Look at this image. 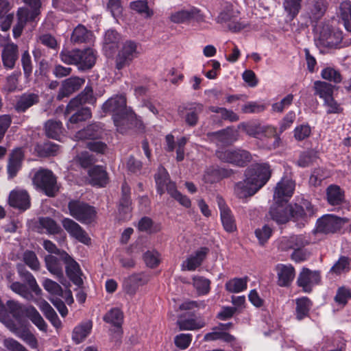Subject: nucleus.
Instances as JSON below:
<instances>
[{
	"label": "nucleus",
	"instance_id": "f257e3e1",
	"mask_svg": "<svg viewBox=\"0 0 351 351\" xmlns=\"http://www.w3.org/2000/svg\"><path fill=\"white\" fill-rule=\"evenodd\" d=\"M271 170L267 164H255L245 172V178L235 183L234 194L239 199H247L253 196L269 180Z\"/></svg>",
	"mask_w": 351,
	"mask_h": 351
},
{
	"label": "nucleus",
	"instance_id": "f03ea898",
	"mask_svg": "<svg viewBox=\"0 0 351 351\" xmlns=\"http://www.w3.org/2000/svg\"><path fill=\"white\" fill-rule=\"evenodd\" d=\"M3 315L0 321L7 326L8 322L24 326L25 317L29 318L40 330H47V324L38 311L32 306H25L18 301L8 300L2 305Z\"/></svg>",
	"mask_w": 351,
	"mask_h": 351
},
{
	"label": "nucleus",
	"instance_id": "7ed1b4c3",
	"mask_svg": "<svg viewBox=\"0 0 351 351\" xmlns=\"http://www.w3.org/2000/svg\"><path fill=\"white\" fill-rule=\"evenodd\" d=\"M106 112L113 114V120L117 130L123 133L134 120V113L126 107V98L123 95H116L108 99L102 106Z\"/></svg>",
	"mask_w": 351,
	"mask_h": 351
},
{
	"label": "nucleus",
	"instance_id": "20e7f679",
	"mask_svg": "<svg viewBox=\"0 0 351 351\" xmlns=\"http://www.w3.org/2000/svg\"><path fill=\"white\" fill-rule=\"evenodd\" d=\"M31 9L26 7L19 8L16 12L17 21L13 27V36L19 38L27 23L36 22L40 14L41 0H22Z\"/></svg>",
	"mask_w": 351,
	"mask_h": 351
},
{
	"label": "nucleus",
	"instance_id": "39448f33",
	"mask_svg": "<svg viewBox=\"0 0 351 351\" xmlns=\"http://www.w3.org/2000/svg\"><path fill=\"white\" fill-rule=\"evenodd\" d=\"M34 184L49 197H54L58 191L56 177L47 169L38 170L32 179Z\"/></svg>",
	"mask_w": 351,
	"mask_h": 351
},
{
	"label": "nucleus",
	"instance_id": "423d86ee",
	"mask_svg": "<svg viewBox=\"0 0 351 351\" xmlns=\"http://www.w3.org/2000/svg\"><path fill=\"white\" fill-rule=\"evenodd\" d=\"M69 214L83 223H90L96 217L95 207L79 200H71L68 204Z\"/></svg>",
	"mask_w": 351,
	"mask_h": 351
},
{
	"label": "nucleus",
	"instance_id": "0eeeda50",
	"mask_svg": "<svg viewBox=\"0 0 351 351\" xmlns=\"http://www.w3.org/2000/svg\"><path fill=\"white\" fill-rule=\"evenodd\" d=\"M137 44L132 40L125 41L116 56V68L119 70L128 66L138 57Z\"/></svg>",
	"mask_w": 351,
	"mask_h": 351
},
{
	"label": "nucleus",
	"instance_id": "6e6552de",
	"mask_svg": "<svg viewBox=\"0 0 351 351\" xmlns=\"http://www.w3.org/2000/svg\"><path fill=\"white\" fill-rule=\"evenodd\" d=\"M347 222L348 219L346 218L327 215L317 220L316 231L324 234L334 233L339 230Z\"/></svg>",
	"mask_w": 351,
	"mask_h": 351
},
{
	"label": "nucleus",
	"instance_id": "1a4fd4ad",
	"mask_svg": "<svg viewBox=\"0 0 351 351\" xmlns=\"http://www.w3.org/2000/svg\"><path fill=\"white\" fill-rule=\"evenodd\" d=\"M321 276L319 271L303 268L298 275L297 285L302 287L304 292L309 293L312 291L313 287L319 284Z\"/></svg>",
	"mask_w": 351,
	"mask_h": 351
},
{
	"label": "nucleus",
	"instance_id": "9d476101",
	"mask_svg": "<svg viewBox=\"0 0 351 351\" xmlns=\"http://www.w3.org/2000/svg\"><path fill=\"white\" fill-rule=\"evenodd\" d=\"M342 32L339 29H331L328 26L324 27L320 32L319 43L328 48H337L342 40Z\"/></svg>",
	"mask_w": 351,
	"mask_h": 351
},
{
	"label": "nucleus",
	"instance_id": "9b49d317",
	"mask_svg": "<svg viewBox=\"0 0 351 351\" xmlns=\"http://www.w3.org/2000/svg\"><path fill=\"white\" fill-rule=\"evenodd\" d=\"M294 189L295 183L293 180L282 179L276 186L274 193V201L277 204H287L289 199L292 196Z\"/></svg>",
	"mask_w": 351,
	"mask_h": 351
},
{
	"label": "nucleus",
	"instance_id": "f8f14e48",
	"mask_svg": "<svg viewBox=\"0 0 351 351\" xmlns=\"http://www.w3.org/2000/svg\"><path fill=\"white\" fill-rule=\"evenodd\" d=\"M62 225L71 237L86 245L90 243V239L86 232L73 219L64 218Z\"/></svg>",
	"mask_w": 351,
	"mask_h": 351
},
{
	"label": "nucleus",
	"instance_id": "ddd939ff",
	"mask_svg": "<svg viewBox=\"0 0 351 351\" xmlns=\"http://www.w3.org/2000/svg\"><path fill=\"white\" fill-rule=\"evenodd\" d=\"M62 260L66 265V273L70 280L78 287L82 285V272L78 263L66 252L62 253Z\"/></svg>",
	"mask_w": 351,
	"mask_h": 351
},
{
	"label": "nucleus",
	"instance_id": "4468645a",
	"mask_svg": "<svg viewBox=\"0 0 351 351\" xmlns=\"http://www.w3.org/2000/svg\"><path fill=\"white\" fill-rule=\"evenodd\" d=\"M8 204L13 208L24 211L30 207V197L27 191L16 189L10 193Z\"/></svg>",
	"mask_w": 351,
	"mask_h": 351
},
{
	"label": "nucleus",
	"instance_id": "2eb2a0df",
	"mask_svg": "<svg viewBox=\"0 0 351 351\" xmlns=\"http://www.w3.org/2000/svg\"><path fill=\"white\" fill-rule=\"evenodd\" d=\"M96 101L93 95V90L91 86H86L84 90L76 97L71 99L68 104L65 114H68L75 110L76 108L81 106L84 104H93Z\"/></svg>",
	"mask_w": 351,
	"mask_h": 351
},
{
	"label": "nucleus",
	"instance_id": "dca6fc26",
	"mask_svg": "<svg viewBox=\"0 0 351 351\" xmlns=\"http://www.w3.org/2000/svg\"><path fill=\"white\" fill-rule=\"evenodd\" d=\"M40 101L38 93L26 92L16 97L14 108L18 113H23Z\"/></svg>",
	"mask_w": 351,
	"mask_h": 351
},
{
	"label": "nucleus",
	"instance_id": "f3484780",
	"mask_svg": "<svg viewBox=\"0 0 351 351\" xmlns=\"http://www.w3.org/2000/svg\"><path fill=\"white\" fill-rule=\"evenodd\" d=\"M7 328L19 337L23 339L30 348L36 349L38 343L36 337L29 330L25 329V324H14L12 322L7 323Z\"/></svg>",
	"mask_w": 351,
	"mask_h": 351
},
{
	"label": "nucleus",
	"instance_id": "a211bd4d",
	"mask_svg": "<svg viewBox=\"0 0 351 351\" xmlns=\"http://www.w3.org/2000/svg\"><path fill=\"white\" fill-rule=\"evenodd\" d=\"M309 241L302 235H291L289 237H283L278 241V248L282 251H293L298 247H304L308 245Z\"/></svg>",
	"mask_w": 351,
	"mask_h": 351
},
{
	"label": "nucleus",
	"instance_id": "6ab92c4d",
	"mask_svg": "<svg viewBox=\"0 0 351 351\" xmlns=\"http://www.w3.org/2000/svg\"><path fill=\"white\" fill-rule=\"evenodd\" d=\"M149 280V276L144 273L133 274L124 280L123 287L128 294L134 295L138 287L147 284Z\"/></svg>",
	"mask_w": 351,
	"mask_h": 351
},
{
	"label": "nucleus",
	"instance_id": "aec40b11",
	"mask_svg": "<svg viewBox=\"0 0 351 351\" xmlns=\"http://www.w3.org/2000/svg\"><path fill=\"white\" fill-rule=\"evenodd\" d=\"M210 139L217 146H226L231 145L237 141V132L230 128H227L215 132L207 134Z\"/></svg>",
	"mask_w": 351,
	"mask_h": 351
},
{
	"label": "nucleus",
	"instance_id": "412c9836",
	"mask_svg": "<svg viewBox=\"0 0 351 351\" xmlns=\"http://www.w3.org/2000/svg\"><path fill=\"white\" fill-rule=\"evenodd\" d=\"M84 82L85 80L79 77H71L66 79L62 83L57 99L61 100L65 97H69L74 92L78 90Z\"/></svg>",
	"mask_w": 351,
	"mask_h": 351
},
{
	"label": "nucleus",
	"instance_id": "4be33fe9",
	"mask_svg": "<svg viewBox=\"0 0 351 351\" xmlns=\"http://www.w3.org/2000/svg\"><path fill=\"white\" fill-rule=\"evenodd\" d=\"M19 58V47L14 43H8L4 45L1 52V60L3 66L7 69L14 68Z\"/></svg>",
	"mask_w": 351,
	"mask_h": 351
},
{
	"label": "nucleus",
	"instance_id": "5701e85b",
	"mask_svg": "<svg viewBox=\"0 0 351 351\" xmlns=\"http://www.w3.org/2000/svg\"><path fill=\"white\" fill-rule=\"evenodd\" d=\"M24 153L21 148L14 149L9 156L7 171L9 179L14 178L22 167Z\"/></svg>",
	"mask_w": 351,
	"mask_h": 351
},
{
	"label": "nucleus",
	"instance_id": "b1692460",
	"mask_svg": "<svg viewBox=\"0 0 351 351\" xmlns=\"http://www.w3.org/2000/svg\"><path fill=\"white\" fill-rule=\"evenodd\" d=\"M217 199L221 220L225 230L228 232L235 231L237 230L236 222L230 209L226 206L221 197H218Z\"/></svg>",
	"mask_w": 351,
	"mask_h": 351
},
{
	"label": "nucleus",
	"instance_id": "393cba45",
	"mask_svg": "<svg viewBox=\"0 0 351 351\" xmlns=\"http://www.w3.org/2000/svg\"><path fill=\"white\" fill-rule=\"evenodd\" d=\"M62 260L53 255H47L45 258V267L47 270L54 276L60 283L64 285L65 280L63 273Z\"/></svg>",
	"mask_w": 351,
	"mask_h": 351
},
{
	"label": "nucleus",
	"instance_id": "a878e982",
	"mask_svg": "<svg viewBox=\"0 0 351 351\" xmlns=\"http://www.w3.org/2000/svg\"><path fill=\"white\" fill-rule=\"evenodd\" d=\"M328 3L326 0H312L308 3L306 14L312 23H317L324 15Z\"/></svg>",
	"mask_w": 351,
	"mask_h": 351
},
{
	"label": "nucleus",
	"instance_id": "bb28decb",
	"mask_svg": "<svg viewBox=\"0 0 351 351\" xmlns=\"http://www.w3.org/2000/svg\"><path fill=\"white\" fill-rule=\"evenodd\" d=\"M208 252L207 247H202L194 254L189 256L181 265L183 271H194L199 267Z\"/></svg>",
	"mask_w": 351,
	"mask_h": 351
},
{
	"label": "nucleus",
	"instance_id": "cd10ccee",
	"mask_svg": "<svg viewBox=\"0 0 351 351\" xmlns=\"http://www.w3.org/2000/svg\"><path fill=\"white\" fill-rule=\"evenodd\" d=\"M278 276L277 283L280 287H288L295 278V269L291 265L278 264L276 266Z\"/></svg>",
	"mask_w": 351,
	"mask_h": 351
},
{
	"label": "nucleus",
	"instance_id": "c85d7f7f",
	"mask_svg": "<svg viewBox=\"0 0 351 351\" xmlns=\"http://www.w3.org/2000/svg\"><path fill=\"white\" fill-rule=\"evenodd\" d=\"M269 215L278 223H285L289 221L288 206L286 203L277 204L274 202Z\"/></svg>",
	"mask_w": 351,
	"mask_h": 351
},
{
	"label": "nucleus",
	"instance_id": "c756f323",
	"mask_svg": "<svg viewBox=\"0 0 351 351\" xmlns=\"http://www.w3.org/2000/svg\"><path fill=\"white\" fill-rule=\"evenodd\" d=\"M89 182L93 186H104L108 182L106 171L100 166H95L88 170Z\"/></svg>",
	"mask_w": 351,
	"mask_h": 351
},
{
	"label": "nucleus",
	"instance_id": "7c9ffc66",
	"mask_svg": "<svg viewBox=\"0 0 351 351\" xmlns=\"http://www.w3.org/2000/svg\"><path fill=\"white\" fill-rule=\"evenodd\" d=\"M102 130L99 125L93 123L88 125L86 128L80 130L75 135L76 140H95L101 135Z\"/></svg>",
	"mask_w": 351,
	"mask_h": 351
},
{
	"label": "nucleus",
	"instance_id": "2f4dec72",
	"mask_svg": "<svg viewBox=\"0 0 351 351\" xmlns=\"http://www.w3.org/2000/svg\"><path fill=\"white\" fill-rule=\"evenodd\" d=\"M45 133L48 138L59 140L63 132L62 123L60 121L49 119L44 125Z\"/></svg>",
	"mask_w": 351,
	"mask_h": 351
},
{
	"label": "nucleus",
	"instance_id": "473e14b6",
	"mask_svg": "<svg viewBox=\"0 0 351 351\" xmlns=\"http://www.w3.org/2000/svg\"><path fill=\"white\" fill-rule=\"evenodd\" d=\"M79 62H77L78 69L80 70L90 69L95 63L96 57L92 49L85 50H79Z\"/></svg>",
	"mask_w": 351,
	"mask_h": 351
},
{
	"label": "nucleus",
	"instance_id": "72a5a7b5",
	"mask_svg": "<svg viewBox=\"0 0 351 351\" xmlns=\"http://www.w3.org/2000/svg\"><path fill=\"white\" fill-rule=\"evenodd\" d=\"M198 14L199 10L196 8L182 10L173 13L170 16V20L175 23H186L196 18Z\"/></svg>",
	"mask_w": 351,
	"mask_h": 351
},
{
	"label": "nucleus",
	"instance_id": "f704fd0d",
	"mask_svg": "<svg viewBox=\"0 0 351 351\" xmlns=\"http://www.w3.org/2000/svg\"><path fill=\"white\" fill-rule=\"evenodd\" d=\"M295 315L298 320H302L309 315L312 306L311 301L306 297L298 298L295 300Z\"/></svg>",
	"mask_w": 351,
	"mask_h": 351
},
{
	"label": "nucleus",
	"instance_id": "c9c22d12",
	"mask_svg": "<svg viewBox=\"0 0 351 351\" xmlns=\"http://www.w3.org/2000/svg\"><path fill=\"white\" fill-rule=\"evenodd\" d=\"M92 32L84 25H78L73 31L71 40L74 43H83L89 42L92 39Z\"/></svg>",
	"mask_w": 351,
	"mask_h": 351
},
{
	"label": "nucleus",
	"instance_id": "e433bc0d",
	"mask_svg": "<svg viewBox=\"0 0 351 351\" xmlns=\"http://www.w3.org/2000/svg\"><path fill=\"white\" fill-rule=\"evenodd\" d=\"M326 197L331 205H339L344 200V193L339 186L330 185L326 189Z\"/></svg>",
	"mask_w": 351,
	"mask_h": 351
},
{
	"label": "nucleus",
	"instance_id": "4c0bfd02",
	"mask_svg": "<svg viewBox=\"0 0 351 351\" xmlns=\"http://www.w3.org/2000/svg\"><path fill=\"white\" fill-rule=\"evenodd\" d=\"M92 328V322H87L76 326L73 331L72 339L78 344L82 342L89 335Z\"/></svg>",
	"mask_w": 351,
	"mask_h": 351
},
{
	"label": "nucleus",
	"instance_id": "58836bf2",
	"mask_svg": "<svg viewBox=\"0 0 351 351\" xmlns=\"http://www.w3.org/2000/svg\"><path fill=\"white\" fill-rule=\"evenodd\" d=\"M38 306L47 319H48L55 327L58 328L61 325V322L56 313L47 302L41 300Z\"/></svg>",
	"mask_w": 351,
	"mask_h": 351
},
{
	"label": "nucleus",
	"instance_id": "ea45409f",
	"mask_svg": "<svg viewBox=\"0 0 351 351\" xmlns=\"http://www.w3.org/2000/svg\"><path fill=\"white\" fill-rule=\"evenodd\" d=\"M158 193L161 195L165 193V184L170 181L167 171L162 166L159 167L154 176Z\"/></svg>",
	"mask_w": 351,
	"mask_h": 351
},
{
	"label": "nucleus",
	"instance_id": "a19ab883",
	"mask_svg": "<svg viewBox=\"0 0 351 351\" xmlns=\"http://www.w3.org/2000/svg\"><path fill=\"white\" fill-rule=\"evenodd\" d=\"M315 94L324 99L330 98L333 95L334 86L325 82L316 81L314 83Z\"/></svg>",
	"mask_w": 351,
	"mask_h": 351
},
{
	"label": "nucleus",
	"instance_id": "79ce46f5",
	"mask_svg": "<svg viewBox=\"0 0 351 351\" xmlns=\"http://www.w3.org/2000/svg\"><path fill=\"white\" fill-rule=\"evenodd\" d=\"M40 226L46 230L47 232L50 234H58L63 233L61 227L53 219L49 217L39 218Z\"/></svg>",
	"mask_w": 351,
	"mask_h": 351
},
{
	"label": "nucleus",
	"instance_id": "37998d69",
	"mask_svg": "<svg viewBox=\"0 0 351 351\" xmlns=\"http://www.w3.org/2000/svg\"><path fill=\"white\" fill-rule=\"evenodd\" d=\"M204 109V106L202 104H195L192 107L188 109L185 115V121L189 126H195L197 125L199 119V114H200Z\"/></svg>",
	"mask_w": 351,
	"mask_h": 351
},
{
	"label": "nucleus",
	"instance_id": "c03bdc74",
	"mask_svg": "<svg viewBox=\"0 0 351 351\" xmlns=\"http://www.w3.org/2000/svg\"><path fill=\"white\" fill-rule=\"evenodd\" d=\"M104 320L114 326L121 327L123 320V312L118 308H113L104 316Z\"/></svg>",
	"mask_w": 351,
	"mask_h": 351
},
{
	"label": "nucleus",
	"instance_id": "a18cd8bd",
	"mask_svg": "<svg viewBox=\"0 0 351 351\" xmlns=\"http://www.w3.org/2000/svg\"><path fill=\"white\" fill-rule=\"evenodd\" d=\"M317 158V152L313 149H308L300 154L297 165L300 167H307L315 162Z\"/></svg>",
	"mask_w": 351,
	"mask_h": 351
},
{
	"label": "nucleus",
	"instance_id": "49530a36",
	"mask_svg": "<svg viewBox=\"0 0 351 351\" xmlns=\"http://www.w3.org/2000/svg\"><path fill=\"white\" fill-rule=\"evenodd\" d=\"M18 271L20 276L28 284L32 291H34L36 295H39L42 290L38 287L33 275L29 271L26 270L23 266L18 267Z\"/></svg>",
	"mask_w": 351,
	"mask_h": 351
},
{
	"label": "nucleus",
	"instance_id": "de8ad7c7",
	"mask_svg": "<svg viewBox=\"0 0 351 351\" xmlns=\"http://www.w3.org/2000/svg\"><path fill=\"white\" fill-rule=\"evenodd\" d=\"M72 112H74L73 110ZM91 117V112L88 108H76L75 113L70 117L69 123L67 124L69 129H71L70 123H77L81 121H86Z\"/></svg>",
	"mask_w": 351,
	"mask_h": 351
},
{
	"label": "nucleus",
	"instance_id": "09e8293b",
	"mask_svg": "<svg viewBox=\"0 0 351 351\" xmlns=\"http://www.w3.org/2000/svg\"><path fill=\"white\" fill-rule=\"evenodd\" d=\"M193 285L199 295H206L210 291V281L203 276H194L193 278Z\"/></svg>",
	"mask_w": 351,
	"mask_h": 351
},
{
	"label": "nucleus",
	"instance_id": "8fccbe9b",
	"mask_svg": "<svg viewBox=\"0 0 351 351\" xmlns=\"http://www.w3.org/2000/svg\"><path fill=\"white\" fill-rule=\"evenodd\" d=\"M247 278H233L226 283V289L231 293H239L247 289Z\"/></svg>",
	"mask_w": 351,
	"mask_h": 351
},
{
	"label": "nucleus",
	"instance_id": "3c124183",
	"mask_svg": "<svg viewBox=\"0 0 351 351\" xmlns=\"http://www.w3.org/2000/svg\"><path fill=\"white\" fill-rule=\"evenodd\" d=\"M180 330H193L202 328L205 324L203 321L196 319H179L177 322Z\"/></svg>",
	"mask_w": 351,
	"mask_h": 351
},
{
	"label": "nucleus",
	"instance_id": "603ef678",
	"mask_svg": "<svg viewBox=\"0 0 351 351\" xmlns=\"http://www.w3.org/2000/svg\"><path fill=\"white\" fill-rule=\"evenodd\" d=\"M340 17L343 20L346 29L351 32V3L349 1H343L341 3Z\"/></svg>",
	"mask_w": 351,
	"mask_h": 351
},
{
	"label": "nucleus",
	"instance_id": "864d4df0",
	"mask_svg": "<svg viewBox=\"0 0 351 351\" xmlns=\"http://www.w3.org/2000/svg\"><path fill=\"white\" fill-rule=\"evenodd\" d=\"M252 160V156L249 152L237 149L234 151L232 163L239 167H244Z\"/></svg>",
	"mask_w": 351,
	"mask_h": 351
},
{
	"label": "nucleus",
	"instance_id": "5fc2aeb1",
	"mask_svg": "<svg viewBox=\"0 0 351 351\" xmlns=\"http://www.w3.org/2000/svg\"><path fill=\"white\" fill-rule=\"evenodd\" d=\"M267 137L268 138H274V141L271 145H269V149L278 147L280 144V138L277 134L276 129L274 127L267 125L262 126L261 138Z\"/></svg>",
	"mask_w": 351,
	"mask_h": 351
},
{
	"label": "nucleus",
	"instance_id": "6e6d98bb",
	"mask_svg": "<svg viewBox=\"0 0 351 351\" xmlns=\"http://www.w3.org/2000/svg\"><path fill=\"white\" fill-rule=\"evenodd\" d=\"M239 19V12L230 8L223 10L217 19V21L221 24H225L228 27L232 21Z\"/></svg>",
	"mask_w": 351,
	"mask_h": 351
},
{
	"label": "nucleus",
	"instance_id": "4d7b16f0",
	"mask_svg": "<svg viewBox=\"0 0 351 351\" xmlns=\"http://www.w3.org/2000/svg\"><path fill=\"white\" fill-rule=\"evenodd\" d=\"M302 0H285L283 7L290 20H293L301 9Z\"/></svg>",
	"mask_w": 351,
	"mask_h": 351
},
{
	"label": "nucleus",
	"instance_id": "13d9d810",
	"mask_svg": "<svg viewBox=\"0 0 351 351\" xmlns=\"http://www.w3.org/2000/svg\"><path fill=\"white\" fill-rule=\"evenodd\" d=\"M52 5L54 8L72 13L77 10L78 0H52Z\"/></svg>",
	"mask_w": 351,
	"mask_h": 351
},
{
	"label": "nucleus",
	"instance_id": "bf43d9fd",
	"mask_svg": "<svg viewBox=\"0 0 351 351\" xmlns=\"http://www.w3.org/2000/svg\"><path fill=\"white\" fill-rule=\"evenodd\" d=\"M21 75L20 71H16L9 75L5 79L3 89L8 93H12L16 90L19 79Z\"/></svg>",
	"mask_w": 351,
	"mask_h": 351
},
{
	"label": "nucleus",
	"instance_id": "052dcab7",
	"mask_svg": "<svg viewBox=\"0 0 351 351\" xmlns=\"http://www.w3.org/2000/svg\"><path fill=\"white\" fill-rule=\"evenodd\" d=\"M25 263L34 271H38L40 268V262L34 252L26 250L23 254Z\"/></svg>",
	"mask_w": 351,
	"mask_h": 351
},
{
	"label": "nucleus",
	"instance_id": "680f3d73",
	"mask_svg": "<svg viewBox=\"0 0 351 351\" xmlns=\"http://www.w3.org/2000/svg\"><path fill=\"white\" fill-rule=\"evenodd\" d=\"M79 54V49L72 51L63 50L60 53V58L65 64L77 65L80 58Z\"/></svg>",
	"mask_w": 351,
	"mask_h": 351
},
{
	"label": "nucleus",
	"instance_id": "e2e57ef3",
	"mask_svg": "<svg viewBox=\"0 0 351 351\" xmlns=\"http://www.w3.org/2000/svg\"><path fill=\"white\" fill-rule=\"evenodd\" d=\"M262 126L261 124L256 123L248 124L243 123L239 125V128H242L250 136L261 138Z\"/></svg>",
	"mask_w": 351,
	"mask_h": 351
},
{
	"label": "nucleus",
	"instance_id": "0e129e2a",
	"mask_svg": "<svg viewBox=\"0 0 351 351\" xmlns=\"http://www.w3.org/2000/svg\"><path fill=\"white\" fill-rule=\"evenodd\" d=\"M130 7L132 10L139 14H145L146 17H150L153 14L148 7L147 0H138L130 3Z\"/></svg>",
	"mask_w": 351,
	"mask_h": 351
},
{
	"label": "nucleus",
	"instance_id": "69168bd1",
	"mask_svg": "<svg viewBox=\"0 0 351 351\" xmlns=\"http://www.w3.org/2000/svg\"><path fill=\"white\" fill-rule=\"evenodd\" d=\"M120 40V35L114 30H108L105 34L104 44L106 48L114 49Z\"/></svg>",
	"mask_w": 351,
	"mask_h": 351
},
{
	"label": "nucleus",
	"instance_id": "338daca9",
	"mask_svg": "<svg viewBox=\"0 0 351 351\" xmlns=\"http://www.w3.org/2000/svg\"><path fill=\"white\" fill-rule=\"evenodd\" d=\"M21 62L25 77H29L32 73L33 64L31 56L27 50L23 52L21 55Z\"/></svg>",
	"mask_w": 351,
	"mask_h": 351
},
{
	"label": "nucleus",
	"instance_id": "774afa93",
	"mask_svg": "<svg viewBox=\"0 0 351 351\" xmlns=\"http://www.w3.org/2000/svg\"><path fill=\"white\" fill-rule=\"evenodd\" d=\"M59 146L53 143L47 141L38 147V152L42 156H54L57 154Z\"/></svg>",
	"mask_w": 351,
	"mask_h": 351
}]
</instances>
